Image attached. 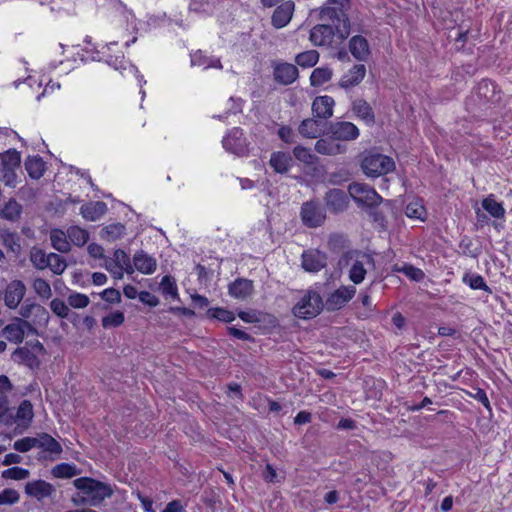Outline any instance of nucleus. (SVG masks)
Instances as JSON below:
<instances>
[{
    "instance_id": "nucleus-1",
    "label": "nucleus",
    "mask_w": 512,
    "mask_h": 512,
    "mask_svg": "<svg viewBox=\"0 0 512 512\" xmlns=\"http://www.w3.org/2000/svg\"><path fill=\"white\" fill-rule=\"evenodd\" d=\"M502 91L490 79H482L467 98L465 104L469 112L476 113L487 110L501 102Z\"/></svg>"
},
{
    "instance_id": "nucleus-2",
    "label": "nucleus",
    "mask_w": 512,
    "mask_h": 512,
    "mask_svg": "<svg viewBox=\"0 0 512 512\" xmlns=\"http://www.w3.org/2000/svg\"><path fill=\"white\" fill-rule=\"evenodd\" d=\"M74 487L90 500V506H99L106 498H110L114 491L110 484L91 477H80L73 481Z\"/></svg>"
},
{
    "instance_id": "nucleus-3",
    "label": "nucleus",
    "mask_w": 512,
    "mask_h": 512,
    "mask_svg": "<svg viewBox=\"0 0 512 512\" xmlns=\"http://www.w3.org/2000/svg\"><path fill=\"white\" fill-rule=\"evenodd\" d=\"M361 169L366 176L376 178L393 171L395 163L391 157L369 150L361 155Z\"/></svg>"
},
{
    "instance_id": "nucleus-4",
    "label": "nucleus",
    "mask_w": 512,
    "mask_h": 512,
    "mask_svg": "<svg viewBox=\"0 0 512 512\" xmlns=\"http://www.w3.org/2000/svg\"><path fill=\"white\" fill-rule=\"evenodd\" d=\"M324 308L320 294L307 290L301 299L292 307V314L299 319H312L318 316Z\"/></svg>"
},
{
    "instance_id": "nucleus-5",
    "label": "nucleus",
    "mask_w": 512,
    "mask_h": 512,
    "mask_svg": "<svg viewBox=\"0 0 512 512\" xmlns=\"http://www.w3.org/2000/svg\"><path fill=\"white\" fill-rule=\"evenodd\" d=\"M348 193L359 206L375 208L383 202L375 189L364 183H351L348 186Z\"/></svg>"
},
{
    "instance_id": "nucleus-6",
    "label": "nucleus",
    "mask_w": 512,
    "mask_h": 512,
    "mask_svg": "<svg viewBox=\"0 0 512 512\" xmlns=\"http://www.w3.org/2000/svg\"><path fill=\"white\" fill-rule=\"evenodd\" d=\"M224 149L227 152L237 156H245L248 154V143L242 129L233 128L222 140Z\"/></svg>"
},
{
    "instance_id": "nucleus-7",
    "label": "nucleus",
    "mask_w": 512,
    "mask_h": 512,
    "mask_svg": "<svg viewBox=\"0 0 512 512\" xmlns=\"http://www.w3.org/2000/svg\"><path fill=\"white\" fill-rule=\"evenodd\" d=\"M300 216L303 224L309 228H317L321 226L326 219L324 210L316 201L313 200L302 204Z\"/></svg>"
},
{
    "instance_id": "nucleus-8",
    "label": "nucleus",
    "mask_w": 512,
    "mask_h": 512,
    "mask_svg": "<svg viewBox=\"0 0 512 512\" xmlns=\"http://www.w3.org/2000/svg\"><path fill=\"white\" fill-rule=\"evenodd\" d=\"M326 135L340 141H351L359 137V129L351 122H331L326 126Z\"/></svg>"
},
{
    "instance_id": "nucleus-9",
    "label": "nucleus",
    "mask_w": 512,
    "mask_h": 512,
    "mask_svg": "<svg viewBox=\"0 0 512 512\" xmlns=\"http://www.w3.org/2000/svg\"><path fill=\"white\" fill-rule=\"evenodd\" d=\"M323 200L325 208L332 214L343 213L349 206V196L340 188L329 189Z\"/></svg>"
},
{
    "instance_id": "nucleus-10",
    "label": "nucleus",
    "mask_w": 512,
    "mask_h": 512,
    "mask_svg": "<svg viewBox=\"0 0 512 512\" xmlns=\"http://www.w3.org/2000/svg\"><path fill=\"white\" fill-rule=\"evenodd\" d=\"M274 81L287 86L292 84L299 77L297 66L288 62H275L273 64Z\"/></svg>"
},
{
    "instance_id": "nucleus-11",
    "label": "nucleus",
    "mask_w": 512,
    "mask_h": 512,
    "mask_svg": "<svg viewBox=\"0 0 512 512\" xmlns=\"http://www.w3.org/2000/svg\"><path fill=\"white\" fill-rule=\"evenodd\" d=\"M334 36H336V32L332 25L317 24L310 30L309 40L314 46H330Z\"/></svg>"
},
{
    "instance_id": "nucleus-12",
    "label": "nucleus",
    "mask_w": 512,
    "mask_h": 512,
    "mask_svg": "<svg viewBox=\"0 0 512 512\" xmlns=\"http://www.w3.org/2000/svg\"><path fill=\"white\" fill-rule=\"evenodd\" d=\"M356 293L354 286H342L335 290L326 300V309L328 311H335L345 306Z\"/></svg>"
},
{
    "instance_id": "nucleus-13",
    "label": "nucleus",
    "mask_w": 512,
    "mask_h": 512,
    "mask_svg": "<svg viewBox=\"0 0 512 512\" xmlns=\"http://www.w3.org/2000/svg\"><path fill=\"white\" fill-rule=\"evenodd\" d=\"M326 264V254L317 249L307 250L302 254V267L307 272L316 273L324 268Z\"/></svg>"
},
{
    "instance_id": "nucleus-14",
    "label": "nucleus",
    "mask_w": 512,
    "mask_h": 512,
    "mask_svg": "<svg viewBox=\"0 0 512 512\" xmlns=\"http://www.w3.org/2000/svg\"><path fill=\"white\" fill-rule=\"evenodd\" d=\"M26 293V286L21 280L11 281L5 290V305L10 309L18 307Z\"/></svg>"
},
{
    "instance_id": "nucleus-15",
    "label": "nucleus",
    "mask_w": 512,
    "mask_h": 512,
    "mask_svg": "<svg viewBox=\"0 0 512 512\" xmlns=\"http://www.w3.org/2000/svg\"><path fill=\"white\" fill-rule=\"evenodd\" d=\"M25 493L38 501L51 497L55 492L54 486L45 480H34L25 484Z\"/></svg>"
},
{
    "instance_id": "nucleus-16",
    "label": "nucleus",
    "mask_w": 512,
    "mask_h": 512,
    "mask_svg": "<svg viewBox=\"0 0 512 512\" xmlns=\"http://www.w3.org/2000/svg\"><path fill=\"white\" fill-rule=\"evenodd\" d=\"M335 101L331 96H317L312 102V114L315 118L327 120L333 115Z\"/></svg>"
},
{
    "instance_id": "nucleus-17",
    "label": "nucleus",
    "mask_w": 512,
    "mask_h": 512,
    "mask_svg": "<svg viewBox=\"0 0 512 512\" xmlns=\"http://www.w3.org/2000/svg\"><path fill=\"white\" fill-rule=\"evenodd\" d=\"M294 9L293 1H286L277 6L271 17V24L277 29L285 27L292 19Z\"/></svg>"
},
{
    "instance_id": "nucleus-18",
    "label": "nucleus",
    "mask_w": 512,
    "mask_h": 512,
    "mask_svg": "<svg viewBox=\"0 0 512 512\" xmlns=\"http://www.w3.org/2000/svg\"><path fill=\"white\" fill-rule=\"evenodd\" d=\"M346 4H349V0H328L327 4L320 9V19L337 22Z\"/></svg>"
},
{
    "instance_id": "nucleus-19",
    "label": "nucleus",
    "mask_w": 512,
    "mask_h": 512,
    "mask_svg": "<svg viewBox=\"0 0 512 512\" xmlns=\"http://www.w3.org/2000/svg\"><path fill=\"white\" fill-rule=\"evenodd\" d=\"M229 294L239 300H244L254 292L253 281L246 278H237L228 286Z\"/></svg>"
},
{
    "instance_id": "nucleus-20",
    "label": "nucleus",
    "mask_w": 512,
    "mask_h": 512,
    "mask_svg": "<svg viewBox=\"0 0 512 512\" xmlns=\"http://www.w3.org/2000/svg\"><path fill=\"white\" fill-rule=\"evenodd\" d=\"M349 51L358 61H365L370 55L367 39L361 35H355L349 40Z\"/></svg>"
},
{
    "instance_id": "nucleus-21",
    "label": "nucleus",
    "mask_w": 512,
    "mask_h": 512,
    "mask_svg": "<svg viewBox=\"0 0 512 512\" xmlns=\"http://www.w3.org/2000/svg\"><path fill=\"white\" fill-rule=\"evenodd\" d=\"M11 358L14 362L24 364L30 369H37L40 366L38 357L26 346L15 349Z\"/></svg>"
},
{
    "instance_id": "nucleus-22",
    "label": "nucleus",
    "mask_w": 512,
    "mask_h": 512,
    "mask_svg": "<svg viewBox=\"0 0 512 512\" xmlns=\"http://www.w3.org/2000/svg\"><path fill=\"white\" fill-rule=\"evenodd\" d=\"M298 132L303 137L309 139H315L323 134H326V130L323 131L321 128V121L315 117L304 119L298 127Z\"/></svg>"
},
{
    "instance_id": "nucleus-23",
    "label": "nucleus",
    "mask_w": 512,
    "mask_h": 512,
    "mask_svg": "<svg viewBox=\"0 0 512 512\" xmlns=\"http://www.w3.org/2000/svg\"><path fill=\"white\" fill-rule=\"evenodd\" d=\"M336 139L331 138H320L315 143V150L319 154L323 155H338L346 152V146L336 143Z\"/></svg>"
},
{
    "instance_id": "nucleus-24",
    "label": "nucleus",
    "mask_w": 512,
    "mask_h": 512,
    "mask_svg": "<svg viewBox=\"0 0 512 512\" xmlns=\"http://www.w3.org/2000/svg\"><path fill=\"white\" fill-rule=\"evenodd\" d=\"M366 67L364 64H356L352 67V69L345 74L340 82L339 86L341 88H350L358 85L365 77Z\"/></svg>"
},
{
    "instance_id": "nucleus-25",
    "label": "nucleus",
    "mask_w": 512,
    "mask_h": 512,
    "mask_svg": "<svg viewBox=\"0 0 512 512\" xmlns=\"http://www.w3.org/2000/svg\"><path fill=\"white\" fill-rule=\"evenodd\" d=\"M135 268L143 274H152L156 270V259L143 250L137 251L133 257Z\"/></svg>"
},
{
    "instance_id": "nucleus-26",
    "label": "nucleus",
    "mask_w": 512,
    "mask_h": 512,
    "mask_svg": "<svg viewBox=\"0 0 512 512\" xmlns=\"http://www.w3.org/2000/svg\"><path fill=\"white\" fill-rule=\"evenodd\" d=\"M107 212V205L105 202L96 201L89 202L81 206L80 213L86 220L96 221Z\"/></svg>"
},
{
    "instance_id": "nucleus-27",
    "label": "nucleus",
    "mask_w": 512,
    "mask_h": 512,
    "mask_svg": "<svg viewBox=\"0 0 512 512\" xmlns=\"http://www.w3.org/2000/svg\"><path fill=\"white\" fill-rule=\"evenodd\" d=\"M293 163V159L289 153L277 151L273 152L270 157L269 164L276 173H287Z\"/></svg>"
},
{
    "instance_id": "nucleus-28",
    "label": "nucleus",
    "mask_w": 512,
    "mask_h": 512,
    "mask_svg": "<svg viewBox=\"0 0 512 512\" xmlns=\"http://www.w3.org/2000/svg\"><path fill=\"white\" fill-rule=\"evenodd\" d=\"M353 112L368 125L375 124V114L371 105L364 99H357L352 103Z\"/></svg>"
},
{
    "instance_id": "nucleus-29",
    "label": "nucleus",
    "mask_w": 512,
    "mask_h": 512,
    "mask_svg": "<svg viewBox=\"0 0 512 512\" xmlns=\"http://www.w3.org/2000/svg\"><path fill=\"white\" fill-rule=\"evenodd\" d=\"M19 319L20 318L16 317L14 319V322L6 325L2 329L0 336L5 337L8 341L12 343H21L24 339V331L21 327V323H19Z\"/></svg>"
},
{
    "instance_id": "nucleus-30",
    "label": "nucleus",
    "mask_w": 512,
    "mask_h": 512,
    "mask_svg": "<svg viewBox=\"0 0 512 512\" xmlns=\"http://www.w3.org/2000/svg\"><path fill=\"white\" fill-rule=\"evenodd\" d=\"M24 165L28 175L32 179L38 180L43 176L45 171V163L40 156H28Z\"/></svg>"
},
{
    "instance_id": "nucleus-31",
    "label": "nucleus",
    "mask_w": 512,
    "mask_h": 512,
    "mask_svg": "<svg viewBox=\"0 0 512 512\" xmlns=\"http://www.w3.org/2000/svg\"><path fill=\"white\" fill-rule=\"evenodd\" d=\"M22 210V205L19 204L14 198H10L9 201L0 210V217L8 221L15 222L20 219Z\"/></svg>"
},
{
    "instance_id": "nucleus-32",
    "label": "nucleus",
    "mask_w": 512,
    "mask_h": 512,
    "mask_svg": "<svg viewBox=\"0 0 512 512\" xmlns=\"http://www.w3.org/2000/svg\"><path fill=\"white\" fill-rule=\"evenodd\" d=\"M37 443V448H42L51 454H60L62 452L61 444L48 433L38 434Z\"/></svg>"
},
{
    "instance_id": "nucleus-33",
    "label": "nucleus",
    "mask_w": 512,
    "mask_h": 512,
    "mask_svg": "<svg viewBox=\"0 0 512 512\" xmlns=\"http://www.w3.org/2000/svg\"><path fill=\"white\" fill-rule=\"evenodd\" d=\"M67 238V232L65 233L61 229H52L50 232L52 247L61 253H67L70 251V243Z\"/></svg>"
},
{
    "instance_id": "nucleus-34",
    "label": "nucleus",
    "mask_w": 512,
    "mask_h": 512,
    "mask_svg": "<svg viewBox=\"0 0 512 512\" xmlns=\"http://www.w3.org/2000/svg\"><path fill=\"white\" fill-rule=\"evenodd\" d=\"M191 65L192 66H203L207 68L222 69V64L219 58H209L205 56L201 50L191 54Z\"/></svg>"
},
{
    "instance_id": "nucleus-35",
    "label": "nucleus",
    "mask_w": 512,
    "mask_h": 512,
    "mask_svg": "<svg viewBox=\"0 0 512 512\" xmlns=\"http://www.w3.org/2000/svg\"><path fill=\"white\" fill-rule=\"evenodd\" d=\"M80 469L75 464L60 463L54 466L51 470V474L55 478L69 479L80 474Z\"/></svg>"
},
{
    "instance_id": "nucleus-36",
    "label": "nucleus",
    "mask_w": 512,
    "mask_h": 512,
    "mask_svg": "<svg viewBox=\"0 0 512 512\" xmlns=\"http://www.w3.org/2000/svg\"><path fill=\"white\" fill-rule=\"evenodd\" d=\"M125 231V225H123L122 223H114L105 226L100 232V237L101 239L106 240L108 242H113L121 238L125 234Z\"/></svg>"
},
{
    "instance_id": "nucleus-37",
    "label": "nucleus",
    "mask_w": 512,
    "mask_h": 512,
    "mask_svg": "<svg viewBox=\"0 0 512 512\" xmlns=\"http://www.w3.org/2000/svg\"><path fill=\"white\" fill-rule=\"evenodd\" d=\"M0 238L3 245L14 254L18 255L21 252V245L19 237L16 233L10 232L8 229L0 230Z\"/></svg>"
},
{
    "instance_id": "nucleus-38",
    "label": "nucleus",
    "mask_w": 512,
    "mask_h": 512,
    "mask_svg": "<svg viewBox=\"0 0 512 512\" xmlns=\"http://www.w3.org/2000/svg\"><path fill=\"white\" fill-rule=\"evenodd\" d=\"M50 253L46 254L43 249L33 247L30 251V261L38 270H44L50 265Z\"/></svg>"
},
{
    "instance_id": "nucleus-39",
    "label": "nucleus",
    "mask_w": 512,
    "mask_h": 512,
    "mask_svg": "<svg viewBox=\"0 0 512 512\" xmlns=\"http://www.w3.org/2000/svg\"><path fill=\"white\" fill-rule=\"evenodd\" d=\"M319 53L316 50H307L295 56V63L302 68L314 67L319 61Z\"/></svg>"
},
{
    "instance_id": "nucleus-40",
    "label": "nucleus",
    "mask_w": 512,
    "mask_h": 512,
    "mask_svg": "<svg viewBox=\"0 0 512 512\" xmlns=\"http://www.w3.org/2000/svg\"><path fill=\"white\" fill-rule=\"evenodd\" d=\"M67 236L69 240L78 247L84 246L89 240V233L87 230L79 226H71L67 229Z\"/></svg>"
},
{
    "instance_id": "nucleus-41",
    "label": "nucleus",
    "mask_w": 512,
    "mask_h": 512,
    "mask_svg": "<svg viewBox=\"0 0 512 512\" xmlns=\"http://www.w3.org/2000/svg\"><path fill=\"white\" fill-rule=\"evenodd\" d=\"M334 30L336 32V36L341 41L349 37L351 33V22L345 11L341 14L338 21L334 23Z\"/></svg>"
},
{
    "instance_id": "nucleus-42",
    "label": "nucleus",
    "mask_w": 512,
    "mask_h": 512,
    "mask_svg": "<svg viewBox=\"0 0 512 512\" xmlns=\"http://www.w3.org/2000/svg\"><path fill=\"white\" fill-rule=\"evenodd\" d=\"M333 72L328 67H319L313 70L310 76V84L313 87H319L331 80Z\"/></svg>"
},
{
    "instance_id": "nucleus-43",
    "label": "nucleus",
    "mask_w": 512,
    "mask_h": 512,
    "mask_svg": "<svg viewBox=\"0 0 512 512\" xmlns=\"http://www.w3.org/2000/svg\"><path fill=\"white\" fill-rule=\"evenodd\" d=\"M482 207L494 218H503L505 215L504 207L493 198V195L483 199Z\"/></svg>"
},
{
    "instance_id": "nucleus-44",
    "label": "nucleus",
    "mask_w": 512,
    "mask_h": 512,
    "mask_svg": "<svg viewBox=\"0 0 512 512\" xmlns=\"http://www.w3.org/2000/svg\"><path fill=\"white\" fill-rule=\"evenodd\" d=\"M405 214L409 218L419 219L424 221L427 216V211L421 200L416 199L407 204L405 208Z\"/></svg>"
},
{
    "instance_id": "nucleus-45",
    "label": "nucleus",
    "mask_w": 512,
    "mask_h": 512,
    "mask_svg": "<svg viewBox=\"0 0 512 512\" xmlns=\"http://www.w3.org/2000/svg\"><path fill=\"white\" fill-rule=\"evenodd\" d=\"M463 282L465 284H467L471 289L484 290V291L488 292L489 294L492 293L491 288L487 286L484 278L479 274L466 273L463 276Z\"/></svg>"
},
{
    "instance_id": "nucleus-46",
    "label": "nucleus",
    "mask_w": 512,
    "mask_h": 512,
    "mask_svg": "<svg viewBox=\"0 0 512 512\" xmlns=\"http://www.w3.org/2000/svg\"><path fill=\"white\" fill-rule=\"evenodd\" d=\"M16 418L18 421L25 422V426L27 427L33 419V405L29 400H23L16 412Z\"/></svg>"
},
{
    "instance_id": "nucleus-47",
    "label": "nucleus",
    "mask_w": 512,
    "mask_h": 512,
    "mask_svg": "<svg viewBox=\"0 0 512 512\" xmlns=\"http://www.w3.org/2000/svg\"><path fill=\"white\" fill-rule=\"evenodd\" d=\"M2 157V167L3 168H10V169H16L20 167L21 164V155L20 153L15 149H9L3 154H1Z\"/></svg>"
},
{
    "instance_id": "nucleus-48",
    "label": "nucleus",
    "mask_w": 512,
    "mask_h": 512,
    "mask_svg": "<svg viewBox=\"0 0 512 512\" xmlns=\"http://www.w3.org/2000/svg\"><path fill=\"white\" fill-rule=\"evenodd\" d=\"M206 316L210 319H217L225 323H230L235 319V315L232 311L221 307L209 308L206 312Z\"/></svg>"
},
{
    "instance_id": "nucleus-49",
    "label": "nucleus",
    "mask_w": 512,
    "mask_h": 512,
    "mask_svg": "<svg viewBox=\"0 0 512 512\" xmlns=\"http://www.w3.org/2000/svg\"><path fill=\"white\" fill-rule=\"evenodd\" d=\"M294 157L305 164H314L317 161V157L311 153L309 148L298 145L293 149Z\"/></svg>"
},
{
    "instance_id": "nucleus-50",
    "label": "nucleus",
    "mask_w": 512,
    "mask_h": 512,
    "mask_svg": "<svg viewBox=\"0 0 512 512\" xmlns=\"http://www.w3.org/2000/svg\"><path fill=\"white\" fill-rule=\"evenodd\" d=\"M30 475L28 469L14 466L2 471V478L4 479H12V480H24L27 479Z\"/></svg>"
},
{
    "instance_id": "nucleus-51",
    "label": "nucleus",
    "mask_w": 512,
    "mask_h": 512,
    "mask_svg": "<svg viewBox=\"0 0 512 512\" xmlns=\"http://www.w3.org/2000/svg\"><path fill=\"white\" fill-rule=\"evenodd\" d=\"M125 321V316L122 311H115L109 315L103 317L102 326L104 328L118 327Z\"/></svg>"
},
{
    "instance_id": "nucleus-52",
    "label": "nucleus",
    "mask_w": 512,
    "mask_h": 512,
    "mask_svg": "<svg viewBox=\"0 0 512 512\" xmlns=\"http://www.w3.org/2000/svg\"><path fill=\"white\" fill-rule=\"evenodd\" d=\"M52 312L60 318H70V309L61 299L55 298L50 302Z\"/></svg>"
},
{
    "instance_id": "nucleus-53",
    "label": "nucleus",
    "mask_w": 512,
    "mask_h": 512,
    "mask_svg": "<svg viewBox=\"0 0 512 512\" xmlns=\"http://www.w3.org/2000/svg\"><path fill=\"white\" fill-rule=\"evenodd\" d=\"M33 289L44 299H49L52 296L50 284L43 278H36L33 281Z\"/></svg>"
},
{
    "instance_id": "nucleus-54",
    "label": "nucleus",
    "mask_w": 512,
    "mask_h": 512,
    "mask_svg": "<svg viewBox=\"0 0 512 512\" xmlns=\"http://www.w3.org/2000/svg\"><path fill=\"white\" fill-rule=\"evenodd\" d=\"M349 241L341 234H332L328 240V247L333 252H340L348 247Z\"/></svg>"
},
{
    "instance_id": "nucleus-55",
    "label": "nucleus",
    "mask_w": 512,
    "mask_h": 512,
    "mask_svg": "<svg viewBox=\"0 0 512 512\" xmlns=\"http://www.w3.org/2000/svg\"><path fill=\"white\" fill-rule=\"evenodd\" d=\"M365 275L366 270L363 266V263L356 260L349 271L350 280L355 284H359L364 280Z\"/></svg>"
},
{
    "instance_id": "nucleus-56",
    "label": "nucleus",
    "mask_w": 512,
    "mask_h": 512,
    "mask_svg": "<svg viewBox=\"0 0 512 512\" xmlns=\"http://www.w3.org/2000/svg\"><path fill=\"white\" fill-rule=\"evenodd\" d=\"M49 261L50 265L48 266V268H50V270L56 275H61L66 269V261L59 254L50 253Z\"/></svg>"
},
{
    "instance_id": "nucleus-57",
    "label": "nucleus",
    "mask_w": 512,
    "mask_h": 512,
    "mask_svg": "<svg viewBox=\"0 0 512 512\" xmlns=\"http://www.w3.org/2000/svg\"><path fill=\"white\" fill-rule=\"evenodd\" d=\"M49 319L50 315L48 310L44 306L36 304L33 313V323L35 325L46 326L49 322Z\"/></svg>"
},
{
    "instance_id": "nucleus-58",
    "label": "nucleus",
    "mask_w": 512,
    "mask_h": 512,
    "mask_svg": "<svg viewBox=\"0 0 512 512\" xmlns=\"http://www.w3.org/2000/svg\"><path fill=\"white\" fill-rule=\"evenodd\" d=\"M67 301L71 307L76 308V309L85 308L90 303V299L87 295L77 293V292L71 293L68 296Z\"/></svg>"
},
{
    "instance_id": "nucleus-59",
    "label": "nucleus",
    "mask_w": 512,
    "mask_h": 512,
    "mask_svg": "<svg viewBox=\"0 0 512 512\" xmlns=\"http://www.w3.org/2000/svg\"><path fill=\"white\" fill-rule=\"evenodd\" d=\"M161 288L162 293L164 295H171L173 298H178V290L175 280L169 276L165 275L161 280Z\"/></svg>"
},
{
    "instance_id": "nucleus-60",
    "label": "nucleus",
    "mask_w": 512,
    "mask_h": 512,
    "mask_svg": "<svg viewBox=\"0 0 512 512\" xmlns=\"http://www.w3.org/2000/svg\"><path fill=\"white\" fill-rule=\"evenodd\" d=\"M37 437H24L14 442L13 448L21 453L28 452L37 447Z\"/></svg>"
},
{
    "instance_id": "nucleus-61",
    "label": "nucleus",
    "mask_w": 512,
    "mask_h": 512,
    "mask_svg": "<svg viewBox=\"0 0 512 512\" xmlns=\"http://www.w3.org/2000/svg\"><path fill=\"white\" fill-rule=\"evenodd\" d=\"M20 500V494L17 490L6 488L0 492V505H13Z\"/></svg>"
},
{
    "instance_id": "nucleus-62",
    "label": "nucleus",
    "mask_w": 512,
    "mask_h": 512,
    "mask_svg": "<svg viewBox=\"0 0 512 512\" xmlns=\"http://www.w3.org/2000/svg\"><path fill=\"white\" fill-rule=\"evenodd\" d=\"M399 271L403 272L407 277L416 282L422 281L425 277V274L421 269L410 264H405L401 269H399Z\"/></svg>"
},
{
    "instance_id": "nucleus-63",
    "label": "nucleus",
    "mask_w": 512,
    "mask_h": 512,
    "mask_svg": "<svg viewBox=\"0 0 512 512\" xmlns=\"http://www.w3.org/2000/svg\"><path fill=\"white\" fill-rule=\"evenodd\" d=\"M101 298L111 304L121 301V293L115 288H107L100 293Z\"/></svg>"
},
{
    "instance_id": "nucleus-64",
    "label": "nucleus",
    "mask_w": 512,
    "mask_h": 512,
    "mask_svg": "<svg viewBox=\"0 0 512 512\" xmlns=\"http://www.w3.org/2000/svg\"><path fill=\"white\" fill-rule=\"evenodd\" d=\"M278 136L283 142L287 144L295 143V133L290 126H281L278 130Z\"/></svg>"
}]
</instances>
